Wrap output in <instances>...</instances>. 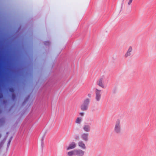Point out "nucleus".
Instances as JSON below:
<instances>
[{"mask_svg":"<svg viewBox=\"0 0 156 156\" xmlns=\"http://www.w3.org/2000/svg\"><path fill=\"white\" fill-rule=\"evenodd\" d=\"M85 152L80 149H76L68 152L69 156H84Z\"/></svg>","mask_w":156,"mask_h":156,"instance_id":"obj_1","label":"nucleus"},{"mask_svg":"<svg viewBox=\"0 0 156 156\" xmlns=\"http://www.w3.org/2000/svg\"><path fill=\"white\" fill-rule=\"evenodd\" d=\"M90 101V98H87L83 100L80 107L82 111H85L88 110Z\"/></svg>","mask_w":156,"mask_h":156,"instance_id":"obj_2","label":"nucleus"},{"mask_svg":"<svg viewBox=\"0 0 156 156\" xmlns=\"http://www.w3.org/2000/svg\"><path fill=\"white\" fill-rule=\"evenodd\" d=\"M114 131L115 133L117 134H119L121 132V120L119 119H117L115 123Z\"/></svg>","mask_w":156,"mask_h":156,"instance_id":"obj_3","label":"nucleus"},{"mask_svg":"<svg viewBox=\"0 0 156 156\" xmlns=\"http://www.w3.org/2000/svg\"><path fill=\"white\" fill-rule=\"evenodd\" d=\"M106 80V78L105 77H102L100 78L97 82V84L100 87L104 88L105 86L104 85V82Z\"/></svg>","mask_w":156,"mask_h":156,"instance_id":"obj_4","label":"nucleus"},{"mask_svg":"<svg viewBox=\"0 0 156 156\" xmlns=\"http://www.w3.org/2000/svg\"><path fill=\"white\" fill-rule=\"evenodd\" d=\"M95 99L97 101H99L101 99L102 92L101 90L96 89L95 91Z\"/></svg>","mask_w":156,"mask_h":156,"instance_id":"obj_5","label":"nucleus"},{"mask_svg":"<svg viewBox=\"0 0 156 156\" xmlns=\"http://www.w3.org/2000/svg\"><path fill=\"white\" fill-rule=\"evenodd\" d=\"M83 129L84 131L86 132H90L91 129L90 124L88 123H85L83 126Z\"/></svg>","mask_w":156,"mask_h":156,"instance_id":"obj_6","label":"nucleus"},{"mask_svg":"<svg viewBox=\"0 0 156 156\" xmlns=\"http://www.w3.org/2000/svg\"><path fill=\"white\" fill-rule=\"evenodd\" d=\"M89 133H84L81 134L80 137L82 140L84 141L87 142L89 139Z\"/></svg>","mask_w":156,"mask_h":156,"instance_id":"obj_7","label":"nucleus"},{"mask_svg":"<svg viewBox=\"0 0 156 156\" xmlns=\"http://www.w3.org/2000/svg\"><path fill=\"white\" fill-rule=\"evenodd\" d=\"M133 50V48L132 47L129 46L128 49L124 55V57L126 58L130 56L132 53V51Z\"/></svg>","mask_w":156,"mask_h":156,"instance_id":"obj_8","label":"nucleus"},{"mask_svg":"<svg viewBox=\"0 0 156 156\" xmlns=\"http://www.w3.org/2000/svg\"><path fill=\"white\" fill-rule=\"evenodd\" d=\"M76 147V144L74 142H72L70 143L68 147L66 148L67 150L72 149L75 148Z\"/></svg>","mask_w":156,"mask_h":156,"instance_id":"obj_9","label":"nucleus"},{"mask_svg":"<svg viewBox=\"0 0 156 156\" xmlns=\"http://www.w3.org/2000/svg\"><path fill=\"white\" fill-rule=\"evenodd\" d=\"M78 145L79 147L83 149H85L86 148L84 142L82 140H80L78 142Z\"/></svg>","mask_w":156,"mask_h":156,"instance_id":"obj_10","label":"nucleus"},{"mask_svg":"<svg viewBox=\"0 0 156 156\" xmlns=\"http://www.w3.org/2000/svg\"><path fill=\"white\" fill-rule=\"evenodd\" d=\"M82 118L80 117H77L76 120V123L77 124H80L82 121Z\"/></svg>","mask_w":156,"mask_h":156,"instance_id":"obj_11","label":"nucleus"},{"mask_svg":"<svg viewBox=\"0 0 156 156\" xmlns=\"http://www.w3.org/2000/svg\"><path fill=\"white\" fill-rule=\"evenodd\" d=\"M9 90L10 92L12 93H13L14 91V89L12 87L9 88Z\"/></svg>","mask_w":156,"mask_h":156,"instance_id":"obj_12","label":"nucleus"},{"mask_svg":"<svg viewBox=\"0 0 156 156\" xmlns=\"http://www.w3.org/2000/svg\"><path fill=\"white\" fill-rule=\"evenodd\" d=\"M12 136L10 138V139H9V141L8 142V144H7L8 146H9L10 143L12 140Z\"/></svg>","mask_w":156,"mask_h":156,"instance_id":"obj_13","label":"nucleus"},{"mask_svg":"<svg viewBox=\"0 0 156 156\" xmlns=\"http://www.w3.org/2000/svg\"><path fill=\"white\" fill-rule=\"evenodd\" d=\"M12 98L13 100H14L16 99V96L14 94H12Z\"/></svg>","mask_w":156,"mask_h":156,"instance_id":"obj_14","label":"nucleus"},{"mask_svg":"<svg viewBox=\"0 0 156 156\" xmlns=\"http://www.w3.org/2000/svg\"><path fill=\"white\" fill-rule=\"evenodd\" d=\"M44 43V44L46 45H49L50 44V42L49 41H45Z\"/></svg>","mask_w":156,"mask_h":156,"instance_id":"obj_15","label":"nucleus"},{"mask_svg":"<svg viewBox=\"0 0 156 156\" xmlns=\"http://www.w3.org/2000/svg\"><path fill=\"white\" fill-rule=\"evenodd\" d=\"M4 121V119L3 118L0 119V123H4V122H3Z\"/></svg>","mask_w":156,"mask_h":156,"instance_id":"obj_16","label":"nucleus"},{"mask_svg":"<svg viewBox=\"0 0 156 156\" xmlns=\"http://www.w3.org/2000/svg\"><path fill=\"white\" fill-rule=\"evenodd\" d=\"M80 115L81 116H83L84 115V113L82 112L79 113Z\"/></svg>","mask_w":156,"mask_h":156,"instance_id":"obj_17","label":"nucleus"},{"mask_svg":"<svg viewBox=\"0 0 156 156\" xmlns=\"http://www.w3.org/2000/svg\"><path fill=\"white\" fill-rule=\"evenodd\" d=\"M132 1H133V0H129L128 3V4L129 5H130L132 3Z\"/></svg>","mask_w":156,"mask_h":156,"instance_id":"obj_18","label":"nucleus"},{"mask_svg":"<svg viewBox=\"0 0 156 156\" xmlns=\"http://www.w3.org/2000/svg\"><path fill=\"white\" fill-rule=\"evenodd\" d=\"M87 96L89 98H90L91 97V94L90 93H89L88 94Z\"/></svg>","mask_w":156,"mask_h":156,"instance_id":"obj_19","label":"nucleus"},{"mask_svg":"<svg viewBox=\"0 0 156 156\" xmlns=\"http://www.w3.org/2000/svg\"><path fill=\"white\" fill-rule=\"evenodd\" d=\"M3 97V95L2 94H0V99L2 98Z\"/></svg>","mask_w":156,"mask_h":156,"instance_id":"obj_20","label":"nucleus"},{"mask_svg":"<svg viewBox=\"0 0 156 156\" xmlns=\"http://www.w3.org/2000/svg\"><path fill=\"white\" fill-rule=\"evenodd\" d=\"M2 112V111L1 110H0V113H1Z\"/></svg>","mask_w":156,"mask_h":156,"instance_id":"obj_21","label":"nucleus"},{"mask_svg":"<svg viewBox=\"0 0 156 156\" xmlns=\"http://www.w3.org/2000/svg\"><path fill=\"white\" fill-rule=\"evenodd\" d=\"M1 135L0 134V138H1Z\"/></svg>","mask_w":156,"mask_h":156,"instance_id":"obj_22","label":"nucleus"},{"mask_svg":"<svg viewBox=\"0 0 156 156\" xmlns=\"http://www.w3.org/2000/svg\"><path fill=\"white\" fill-rule=\"evenodd\" d=\"M42 143H43V142H42Z\"/></svg>","mask_w":156,"mask_h":156,"instance_id":"obj_23","label":"nucleus"}]
</instances>
